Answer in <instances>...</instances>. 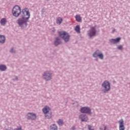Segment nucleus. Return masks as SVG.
Wrapping results in <instances>:
<instances>
[{"instance_id":"f257e3e1","label":"nucleus","mask_w":130,"mask_h":130,"mask_svg":"<svg viewBox=\"0 0 130 130\" xmlns=\"http://www.w3.org/2000/svg\"><path fill=\"white\" fill-rule=\"evenodd\" d=\"M12 14L14 17H19L21 15V18L17 20V23L20 27H26L27 22L30 18L29 9L25 8L21 12V8L19 6H15L12 10Z\"/></svg>"},{"instance_id":"f03ea898","label":"nucleus","mask_w":130,"mask_h":130,"mask_svg":"<svg viewBox=\"0 0 130 130\" xmlns=\"http://www.w3.org/2000/svg\"><path fill=\"white\" fill-rule=\"evenodd\" d=\"M103 88V92L104 93H107V92L110 91V83L108 81H105L102 84Z\"/></svg>"},{"instance_id":"7ed1b4c3","label":"nucleus","mask_w":130,"mask_h":130,"mask_svg":"<svg viewBox=\"0 0 130 130\" xmlns=\"http://www.w3.org/2000/svg\"><path fill=\"white\" fill-rule=\"evenodd\" d=\"M59 36L63 39L65 42H68L70 40V35L66 31H59L58 32Z\"/></svg>"},{"instance_id":"20e7f679","label":"nucleus","mask_w":130,"mask_h":130,"mask_svg":"<svg viewBox=\"0 0 130 130\" xmlns=\"http://www.w3.org/2000/svg\"><path fill=\"white\" fill-rule=\"evenodd\" d=\"M44 79L46 80V81H49V80H51V77H52V73H51L50 71H47L44 73L43 75Z\"/></svg>"},{"instance_id":"39448f33","label":"nucleus","mask_w":130,"mask_h":130,"mask_svg":"<svg viewBox=\"0 0 130 130\" xmlns=\"http://www.w3.org/2000/svg\"><path fill=\"white\" fill-rule=\"evenodd\" d=\"M80 112L81 113H87V114H91V109L87 107H82L80 109Z\"/></svg>"},{"instance_id":"423d86ee","label":"nucleus","mask_w":130,"mask_h":130,"mask_svg":"<svg viewBox=\"0 0 130 130\" xmlns=\"http://www.w3.org/2000/svg\"><path fill=\"white\" fill-rule=\"evenodd\" d=\"M27 119L30 120H35V119L37 118V116L35 113H28L27 114Z\"/></svg>"},{"instance_id":"0eeeda50","label":"nucleus","mask_w":130,"mask_h":130,"mask_svg":"<svg viewBox=\"0 0 130 130\" xmlns=\"http://www.w3.org/2000/svg\"><path fill=\"white\" fill-rule=\"evenodd\" d=\"M119 123V130H125V127H124V122L123 119H121L118 121Z\"/></svg>"},{"instance_id":"6e6552de","label":"nucleus","mask_w":130,"mask_h":130,"mask_svg":"<svg viewBox=\"0 0 130 130\" xmlns=\"http://www.w3.org/2000/svg\"><path fill=\"white\" fill-rule=\"evenodd\" d=\"M95 35H96V29L95 28V27H92L91 28L90 30L88 33V35L89 36H90V37H92V36H95Z\"/></svg>"},{"instance_id":"1a4fd4ad","label":"nucleus","mask_w":130,"mask_h":130,"mask_svg":"<svg viewBox=\"0 0 130 130\" xmlns=\"http://www.w3.org/2000/svg\"><path fill=\"white\" fill-rule=\"evenodd\" d=\"M79 118L81 119V121H87L88 120V117L85 115H80Z\"/></svg>"},{"instance_id":"9d476101","label":"nucleus","mask_w":130,"mask_h":130,"mask_svg":"<svg viewBox=\"0 0 130 130\" xmlns=\"http://www.w3.org/2000/svg\"><path fill=\"white\" fill-rule=\"evenodd\" d=\"M110 42H111V43H114V44L118 43V42L120 41V38H117L115 39H112L110 40Z\"/></svg>"},{"instance_id":"9b49d317","label":"nucleus","mask_w":130,"mask_h":130,"mask_svg":"<svg viewBox=\"0 0 130 130\" xmlns=\"http://www.w3.org/2000/svg\"><path fill=\"white\" fill-rule=\"evenodd\" d=\"M43 112L45 114L46 113H48V112H50V108L47 106H46L43 109Z\"/></svg>"},{"instance_id":"f8f14e48","label":"nucleus","mask_w":130,"mask_h":130,"mask_svg":"<svg viewBox=\"0 0 130 130\" xmlns=\"http://www.w3.org/2000/svg\"><path fill=\"white\" fill-rule=\"evenodd\" d=\"M62 21H63L62 18L60 17H57L56 18V24H57V25H60V24L62 23Z\"/></svg>"},{"instance_id":"ddd939ff","label":"nucleus","mask_w":130,"mask_h":130,"mask_svg":"<svg viewBox=\"0 0 130 130\" xmlns=\"http://www.w3.org/2000/svg\"><path fill=\"white\" fill-rule=\"evenodd\" d=\"M0 23L2 26H5L6 24H7V19L6 18H2L1 20Z\"/></svg>"},{"instance_id":"4468645a","label":"nucleus","mask_w":130,"mask_h":130,"mask_svg":"<svg viewBox=\"0 0 130 130\" xmlns=\"http://www.w3.org/2000/svg\"><path fill=\"white\" fill-rule=\"evenodd\" d=\"M45 114V117L46 118H48V119H49V118H51V117L52 116V115L51 114V111Z\"/></svg>"},{"instance_id":"2eb2a0df","label":"nucleus","mask_w":130,"mask_h":130,"mask_svg":"<svg viewBox=\"0 0 130 130\" xmlns=\"http://www.w3.org/2000/svg\"><path fill=\"white\" fill-rule=\"evenodd\" d=\"M75 19L77 22H82V17H81V16L80 15H77L75 16Z\"/></svg>"},{"instance_id":"dca6fc26","label":"nucleus","mask_w":130,"mask_h":130,"mask_svg":"<svg viewBox=\"0 0 130 130\" xmlns=\"http://www.w3.org/2000/svg\"><path fill=\"white\" fill-rule=\"evenodd\" d=\"M5 41H6V38H5V36H0V43H5Z\"/></svg>"},{"instance_id":"f3484780","label":"nucleus","mask_w":130,"mask_h":130,"mask_svg":"<svg viewBox=\"0 0 130 130\" xmlns=\"http://www.w3.org/2000/svg\"><path fill=\"white\" fill-rule=\"evenodd\" d=\"M55 45L57 46L59 44H60L61 42H60V39H59L58 38H56V40L55 41Z\"/></svg>"},{"instance_id":"a211bd4d","label":"nucleus","mask_w":130,"mask_h":130,"mask_svg":"<svg viewBox=\"0 0 130 130\" xmlns=\"http://www.w3.org/2000/svg\"><path fill=\"white\" fill-rule=\"evenodd\" d=\"M7 70V67L5 65H0V71L4 72Z\"/></svg>"},{"instance_id":"6ab92c4d","label":"nucleus","mask_w":130,"mask_h":130,"mask_svg":"<svg viewBox=\"0 0 130 130\" xmlns=\"http://www.w3.org/2000/svg\"><path fill=\"white\" fill-rule=\"evenodd\" d=\"M50 130H57V126L55 124H52L50 126Z\"/></svg>"},{"instance_id":"aec40b11","label":"nucleus","mask_w":130,"mask_h":130,"mask_svg":"<svg viewBox=\"0 0 130 130\" xmlns=\"http://www.w3.org/2000/svg\"><path fill=\"white\" fill-rule=\"evenodd\" d=\"M100 52V51L99 50L95 51L93 55V57H98V55H99Z\"/></svg>"},{"instance_id":"412c9836","label":"nucleus","mask_w":130,"mask_h":130,"mask_svg":"<svg viewBox=\"0 0 130 130\" xmlns=\"http://www.w3.org/2000/svg\"><path fill=\"white\" fill-rule=\"evenodd\" d=\"M75 30L77 33H80V25H76Z\"/></svg>"},{"instance_id":"4be33fe9","label":"nucleus","mask_w":130,"mask_h":130,"mask_svg":"<svg viewBox=\"0 0 130 130\" xmlns=\"http://www.w3.org/2000/svg\"><path fill=\"white\" fill-rule=\"evenodd\" d=\"M57 123L59 124V125H62V124H63V120L59 119L57 121Z\"/></svg>"},{"instance_id":"5701e85b","label":"nucleus","mask_w":130,"mask_h":130,"mask_svg":"<svg viewBox=\"0 0 130 130\" xmlns=\"http://www.w3.org/2000/svg\"><path fill=\"white\" fill-rule=\"evenodd\" d=\"M100 130H109V128H108V127L107 126L104 125L103 127H101L100 128Z\"/></svg>"},{"instance_id":"b1692460","label":"nucleus","mask_w":130,"mask_h":130,"mask_svg":"<svg viewBox=\"0 0 130 130\" xmlns=\"http://www.w3.org/2000/svg\"><path fill=\"white\" fill-rule=\"evenodd\" d=\"M98 55L99 58H100L101 59H103V57H104L103 54L101 53L100 52V53H99V55Z\"/></svg>"},{"instance_id":"393cba45","label":"nucleus","mask_w":130,"mask_h":130,"mask_svg":"<svg viewBox=\"0 0 130 130\" xmlns=\"http://www.w3.org/2000/svg\"><path fill=\"white\" fill-rule=\"evenodd\" d=\"M118 49H120V50L122 49V46H121V45L118 46Z\"/></svg>"},{"instance_id":"a878e982","label":"nucleus","mask_w":130,"mask_h":130,"mask_svg":"<svg viewBox=\"0 0 130 130\" xmlns=\"http://www.w3.org/2000/svg\"><path fill=\"white\" fill-rule=\"evenodd\" d=\"M88 128L89 130H92V126H91V125H88Z\"/></svg>"},{"instance_id":"bb28decb","label":"nucleus","mask_w":130,"mask_h":130,"mask_svg":"<svg viewBox=\"0 0 130 130\" xmlns=\"http://www.w3.org/2000/svg\"><path fill=\"white\" fill-rule=\"evenodd\" d=\"M10 52H14V49L13 48H11V49L10 50Z\"/></svg>"},{"instance_id":"cd10ccee","label":"nucleus","mask_w":130,"mask_h":130,"mask_svg":"<svg viewBox=\"0 0 130 130\" xmlns=\"http://www.w3.org/2000/svg\"><path fill=\"white\" fill-rule=\"evenodd\" d=\"M72 130H75V129H76V127L73 126V127H72Z\"/></svg>"}]
</instances>
